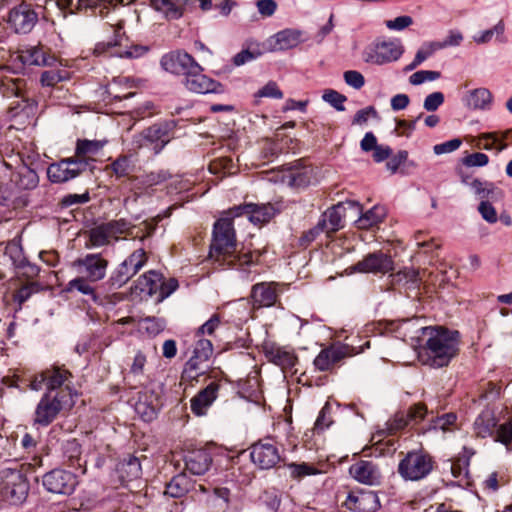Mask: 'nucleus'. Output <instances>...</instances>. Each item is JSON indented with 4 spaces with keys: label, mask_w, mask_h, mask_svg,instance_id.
<instances>
[{
    "label": "nucleus",
    "mask_w": 512,
    "mask_h": 512,
    "mask_svg": "<svg viewBox=\"0 0 512 512\" xmlns=\"http://www.w3.org/2000/svg\"><path fill=\"white\" fill-rule=\"evenodd\" d=\"M263 252L251 250L244 245L238 249L234 222L229 218H218L212 227L208 257L214 265L222 269H236L242 278L248 279L249 269L260 262Z\"/></svg>",
    "instance_id": "f257e3e1"
},
{
    "label": "nucleus",
    "mask_w": 512,
    "mask_h": 512,
    "mask_svg": "<svg viewBox=\"0 0 512 512\" xmlns=\"http://www.w3.org/2000/svg\"><path fill=\"white\" fill-rule=\"evenodd\" d=\"M426 341L422 349L426 355V364L433 368H442L458 356L460 352L461 333L445 326H426L421 328Z\"/></svg>",
    "instance_id": "f03ea898"
},
{
    "label": "nucleus",
    "mask_w": 512,
    "mask_h": 512,
    "mask_svg": "<svg viewBox=\"0 0 512 512\" xmlns=\"http://www.w3.org/2000/svg\"><path fill=\"white\" fill-rule=\"evenodd\" d=\"M27 469L17 462H10L0 470V501L9 505H22L29 494L30 482Z\"/></svg>",
    "instance_id": "7ed1b4c3"
},
{
    "label": "nucleus",
    "mask_w": 512,
    "mask_h": 512,
    "mask_svg": "<svg viewBox=\"0 0 512 512\" xmlns=\"http://www.w3.org/2000/svg\"><path fill=\"white\" fill-rule=\"evenodd\" d=\"M39 184L37 172L22 162L10 174L7 183L0 184V205L15 208L20 192L35 189Z\"/></svg>",
    "instance_id": "20e7f679"
},
{
    "label": "nucleus",
    "mask_w": 512,
    "mask_h": 512,
    "mask_svg": "<svg viewBox=\"0 0 512 512\" xmlns=\"http://www.w3.org/2000/svg\"><path fill=\"white\" fill-rule=\"evenodd\" d=\"M73 405L71 390L46 391L35 407L32 417L33 426L48 427L62 411L70 410Z\"/></svg>",
    "instance_id": "39448f33"
},
{
    "label": "nucleus",
    "mask_w": 512,
    "mask_h": 512,
    "mask_svg": "<svg viewBox=\"0 0 512 512\" xmlns=\"http://www.w3.org/2000/svg\"><path fill=\"white\" fill-rule=\"evenodd\" d=\"M112 27L113 37L108 41L98 42L94 48L95 54L133 59L144 56L150 50L148 46L135 44L129 39L124 31L123 20H119Z\"/></svg>",
    "instance_id": "423d86ee"
},
{
    "label": "nucleus",
    "mask_w": 512,
    "mask_h": 512,
    "mask_svg": "<svg viewBox=\"0 0 512 512\" xmlns=\"http://www.w3.org/2000/svg\"><path fill=\"white\" fill-rule=\"evenodd\" d=\"M178 121L168 119L158 121L145 128L135 137V143L138 148H148L154 154H159L164 147L174 138Z\"/></svg>",
    "instance_id": "0eeeda50"
},
{
    "label": "nucleus",
    "mask_w": 512,
    "mask_h": 512,
    "mask_svg": "<svg viewBox=\"0 0 512 512\" xmlns=\"http://www.w3.org/2000/svg\"><path fill=\"white\" fill-rule=\"evenodd\" d=\"M434 457L423 448L408 451L398 464V473L410 481L426 478L435 468Z\"/></svg>",
    "instance_id": "6e6552de"
},
{
    "label": "nucleus",
    "mask_w": 512,
    "mask_h": 512,
    "mask_svg": "<svg viewBox=\"0 0 512 512\" xmlns=\"http://www.w3.org/2000/svg\"><path fill=\"white\" fill-rule=\"evenodd\" d=\"M148 262V255L143 248L134 250L111 272L105 282L108 290H117L123 287Z\"/></svg>",
    "instance_id": "1a4fd4ad"
},
{
    "label": "nucleus",
    "mask_w": 512,
    "mask_h": 512,
    "mask_svg": "<svg viewBox=\"0 0 512 512\" xmlns=\"http://www.w3.org/2000/svg\"><path fill=\"white\" fill-rule=\"evenodd\" d=\"M211 382L204 388L200 389L190 400V408L194 415L204 416L207 410L212 406L218 397L222 383H231L228 375L220 368L216 372L212 371L207 374L205 380Z\"/></svg>",
    "instance_id": "9d476101"
},
{
    "label": "nucleus",
    "mask_w": 512,
    "mask_h": 512,
    "mask_svg": "<svg viewBox=\"0 0 512 512\" xmlns=\"http://www.w3.org/2000/svg\"><path fill=\"white\" fill-rule=\"evenodd\" d=\"M27 81L24 78H12L3 76L0 78V94L5 98L17 97L21 99L15 106L11 108L14 114L25 112L27 109L32 110L36 105V101L31 99L26 90Z\"/></svg>",
    "instance_id": "9b49d317"
},
{
    "label": "nucleus",
    "mask_w": 512,
    "mask_h": 512,
    "mask_svg": "<svg viewBox=\"0 0 512 512\" xmlns=\"http://www.w3.org/2000/svg\"><path fill=\"white\" fill-rule=\"evenodd\" d=\"M403 52V46L397 41L377 40L364 49L363 60L366 63L383 65L397 61Z\"/></svg>",
    "instance_id": "f8f14e48"
},
{
    "label": "nucleus",
    "mask_w": 512,
    "mask_h": 512,
    "mask_svg": "<svg viewBox=\"0 0 512 512\" xmlns=\"http://www.w3.org/2000/svg\"><path fill=\"white\" fill-rule=\"evenodd\" d=\"M79 481L75 473L55 468L42 476V485L50 493L69 496L74 493Z\"/></svg>",
    "instance_id": "ddd939ff"
},
{
    "label": "nucleus",
    "mask_w": 512,
    "mask_h": 512,
    "mask_svg": "<svg viewBox=\"0 0 512 512\" xmlns=\"http://www.w3.org/2000/svg\"><path fill=\"white\" fill-rule=\"evenodd\" d=\"M39 20V14L33 4L22 1L14 6L8 13L7 23L17 34H28Z\"/></svg>",
    "instance_id": "4468645a"
},
{
    "label": "nucleus",
    "mask_w": 512,
    "mask_h": 512,
    "mask_svg": "<svg viewBox=\"0 0 512 512\" xmlns=\"http://www.w3.org/2000/svg\"><path fill=\"white\" fill-rule=\"evenodd\" d=\"M251 461L260 469L275 467L281 460L279 449L273 437L260 439L250 446Z\"/></svg>",
    "instance_id": "2eb2a0df"
},
{
    "label": "nucleus",
    "mask_w": 512,
    "mask_h": 512,
    "mask_svg": "<svg viewBox=\"0 0 512 512\" xmlns=\"http://www.w3.org/2000/svg\"><path fill=\"white\" fill-rule=\"evenodd\" d=\"M356 348L346 344L330 345L323 348L315 357L313 365L315 370L321 372L333 371L339 367L342 360L357 354Z\"/></svg>",
    "instance_id": "dca6fc26"
},
{
    "label": "nucleus",
    "mask_w": 512,
    "mask_h": 512,
    "mask_svg": "<svg viewBox=\"0 0 512 512\" xmlns=\"http://www.w3.org/2000/svg\"><path fill=\"white\" fill-rule=\"evenodd\" d=\"M85 162L75 160L73 156L62 158L47 167V178L51 183L63 184L85 172Z\"/></svg>",
    "instance_id": "f3484780"
},
{
    "label": "nucleus",
    "mask_w": 512,
    "mask_h": 512,
    "mask_svg": "<svg viewBox=\"0 0 512 512\" xmlns=\"http://www.w3.org/2000/svg\"><path fill=\"white\" fill-rule=\"evenodd\" d=\"M284 284L280 282H259L250 290V303L254 309L269 308L275 306L280 300Z\"/></svg>",
    "instance_id": "a211bd4d"
},
{
    "label": "nucleus",
    "mask_w": 512,
    "mask_h": 512,
    "mask_svg": "<svg viewBox=\"0 0 512 512\" xmlns=\"http://www.w3.org/2000/svg\"><path fill=\"white\" fill-rule=\"evenodd\" d=\"M198 64L195 58L183 49L172 50L164 54L160 59V65L166 72L183 76L184 78L193 69H198Z\"/></svg>",
    "instance_id": "6ab92c4d"
},
{
    "label": "nucleus",
    "mask_w": 512,
    "mask_h": 512,
    "mask_svg": "<svg viewBox=\"0 0 512 512\" xmlns=\"http://www.w3.org/2000/svg\"><path fill=\"white\" fill-rule=\"evenodd\" d=\"M204 68L198 64V69H193L188 76H186L182 83L185 88L197 94H223L226 92V86L221 82L205 75Z\"/></svg>",
    "instance_id": "aec40b11"
},
{
    "label": "nucleus",
    "mask_w": 512,
    "mask_h": 512,
    "mask_svg": "<svg viewBox=\"0 0 512 512\" xmlns=\"http://www.w3.org/2000/svg\"><path fill=\"white\" fill-rule=\"evenodd\" d=\"M351 270L356 273L387 274L394 270V260L391 255L377 250L368 253L362 260L351 266Z\"/></svg>",
    "instance_id": "412c9836"
},
{
    "label": "nucleus",
    "mask_w": 512,
    "mask_h": 512,
    "mask_svg": "<svg viewBox=\"0 0 512 512\" xmlns=\"http://www.w3.org/2000/svg\"><path fill=\"white\" fill-rule=\"evenodd\" d=\"M361 208L362 205L354 200L339 202L328 208L319 218L325 220L326 235L330 236L344 227V218H346L348 210L361 212Z\"/></svg>",
    "instance_id": "4be33fe9"
},
{
    "label": "nucleus",
    "mask_w": 512,
    "mask_h": 512,
    "mask_svg": "<svg viewBox=\"0 0 512 512\" xmlns=\"http://www.w3.org/2000/svg\"><path fill=\"white\" fill-rule=\"evenodd\" d=\"M342 505L351 512H376L381 507L377 492L368 489L349 491Z\"/></svg>",
    "instance_id": "5701e85b"
},
{
    "label": "nucleus",
    "mask_w": 512,
    "mask_h": 512,
    "mask_svg": "<svg viewBox=\"0 0 512 512\" xmlns=\"http://www.w3.org/2000/svg\"><path fill=\"white\" fill-rule=\"evenodd\" d=\"M108 260L102 253H88L77 258L73 265L78 272L85 275L90 282L102 280L106 275Z\"/></svg>",
    "instance_id": "b1692460"
},
{
    "label": "nucleus",
    "mask_w": 512,
    "mask_h": 512,
    "mask_svg": "<svg viewBox=\"0 0 512 512\" xmlns=\"http://www.w3.org/2000/svg\"><path fill=\"white\" fill-rule=\"evenodd\" d=\"M182 460L185 464V471L192 475L202 476L210 470L213 456L210 448L195 447L184 450Z\"/></svg>",
    "instance_id": "393cba45"
},
{
    "label": "nucleus",
    "mask_w": 512,
    "mask_h": 512,
    "mask_svg": "<svg viewBox=\"0 0 512 512\" xmlns=\"http://www.w3.org/2000/svg\"><path fill=\"white\" fill-rule=\"evenodd\" d=\"M160 279H162V273L157 270H149L140 275L130 287L132 299L148 301L154 298L156 300Z\"/></svg>",
    "instance_id": "a878e982"
},
{
    "label": "nucleus",
    "mask_w": 512,
    "mask_h": 512,
    "mask_svg": "<svg viewBox=\"0 0 512 512\" xmlns=\"http://www.w3.org/2000/svg\"><path fill=\"white\" fill-rule=\"evenodd\" d=\"M4 254L9 257L12 266L24 276L33 278L40 273V268L36 264L31 263L25 256L20 240L13 239L8 241Z\"/></svg>",
    "instance_id": "bb28decb"
},
{
    "label": "nucleus",
    "mask_w": 512,
    "mask_h": 512,
    "mask_svg": "<svg viewBox=\"0 0 512 512\" xmlns=\"http://www.w3.org/2000/svg\"><path fill=\"white\" fill-rule=\"evenodd\" d=\"M162 405L163 403L159 394L153 389L144 387L138 392L134 409L143 421L150 422L157 417Z\"/></svg>",
    "instance_id": "cd10ccee"
},
{
    "label": "nucleus",
    "mask_w": 512,
    "mask_h": 512,
    "mask_svg": "<svg viewBox=\"0 0 512 512\" xmlns=\"http://www.w3.org/2000/svg\"><path fill=\"white\" fill-rule=\"evenodd\" d=\"M312 179V169L309 166L303 165L302 160L283 167L281 174V182L293 189L307 188Z\"/></svg>",
    "instance_id": "c85d7f7f"
},
{
    "label": "nucleus",
    "mask_w": 512,
    "mask_h": 512,
    "mask_svg": "<svg viewBox=\"0 0 512 512\" xmlns=\"http://www.w3.org/2000/svg\"><path fill=\"white\" fill-rule=\"evenodd\" d=\"M62 464L80 471L86 472V460L83 457V448L76 438L64 440L60 446Z\"/></svg>",
    "instance_id": "c756f323"
},
{
    "label": "nucleus",
    "mask_w": 512,
    "mask_h": 512,
    "mask_svg": "<svg viewBox=\"0 0 512 512\" xmlns=\"http://www.w3.org/2000/svg\"><path fill=\"white\" fill-rule=\"evenodd\" d=\"M106 143V140L77 139L73 158L86 163L85 171L88 169L92 171L96 162L94 156L103 149Z\"/></svg>",
    "instance_id": "7c9ffc66"
},
{
    "label": "nucleus",
    "mask_w": 512,
    "mask_h": 512,
    "mask_svg": "<svg viewBox=\"0 0 512 512\" xmlns=\"http://www.w3.org/2000/svg\"><path fill=\"white\" fill-rule=\"evenodd\" d=\"M351 476L359 483L366 485L379 484L382 478L377 464L370 460H359L349 468Z\"/></svg>",
    "instance_id": "2f4dec72"
},
{
    "label": "nucleus",
    "mask_w": 512,
    "mask_h": 512,
    "mask_svg": "<svg viewBox=\"0 0 512 512\" xmlns=\"http://www.w3.org/2000/svg\"><path fill=\"white\" fill-rule=\"evenodd\" d=\"M499 417L494 405H486L473 423V430L477 437H492L498 426Z\"/></svg>",
    "instance_id": "473e14b6"
},
{
    "label": "nucleus",
    "mask_w": 512,
    "mask_h": 512,
    "mask_svg": "<svg viewBox=\"0 0 512 512\" xmlns=\"http://www.w3.org/2000/svg\"><path fill=\"white\" fill-rule=\"evenodd\" d=\"M115 473L121 485L139 479L142 475L140 459L133 454L124 455L117 462Z\"/></svg>",
    "instance_id": "72a5a7b5"
},
{
    "label": "nucleus",
    "mask_w": 512,
    "mask_h": 512,
    "mask_svg": "<svg viewBox=\"0 0 512 512\" xmlns=\"http://www.w3.org/2000/svg\"><path fill=\"white\" fill-rule=\"evenodd\" d=\"M113 0H63L71 12H83L87 15H107Z\"/></svg>",
    "instance_id": "f704fd0d"
},
{
    "label": "nucleus",
    "mask_w": 512,
    "mask_h": 512,
    "mask_svg": "<svg viewBox=\"0 0 512 512\" xmlns=\"http://www.w3.org/2000/svg\"><path fill=\"white\" fill-rule=\"evenodd\" d=\"M282 211L279 203H252L250 209L249 222L255 226L268 224Z\"/></svg>",
    "instance_id": "c9c22d12"
},
{
    "label": "nucleus",
    "mask_w": 512,
    "mask_h": 512,
    "mask_svg": "<svg viewBox=\"0 0 512 512\" xmlns=\"http://www.w3.org/2000/svg\"><path fill=\"white\" fill-rule=\"evenodd\" d=\"M151 7L162 13L164 17L171 20L180 19L191 0H149Z\"/></svg>",
    "instance_id": "e433bc0d"
},
{
    "label": "nucleus",
    "mask_w": 512,
    "mask_h": 512,
    "mask_svg": "<svg viewBox=\"0 0 512 512\" xmlns=\"http://www.w3.org/2000/svg\"><path fill=\"white\" fill-rule=\"evenodd\" d=\"M195 481L189 477L185 470L174 475L165 485V494L171 498L179 499L186 496L195 488Z\"/></svg>",
    "instance_id": "4c0bfd02"
},
{
    "label": "nucleus",
    "mask_w": 512,
    "mask_h": 512,
    "mask_svg": "<svg viewBox=\"0 0 512 512\" xmlns=\"http://www.w3.org/2000/svg\"><path fill=\"white\" fill-rule=\"evenodd\" d=\"M431 415V418L426 424L416 429L418 434H426L431 431L436 432L439 430L448 432L452 431L457 425L458 416L455 412L443 413L436 416L431 412Z\"/></svg>",
    "instance_id": "58836bf2"
},
{
    "label": "nucleus",
    "mask_w": 512,
    "mask_h": 512,
    "mask_svg": "<svg viewBox=\"0 0 512 512\" xmlns=\"http://www.w3.org/2000/svg\"><path fill=\"white\" fill-rule=\"evenodd\" d=\"M390 283L398 289L418 290L421 285L419 271L414 268L405 267L398 272L390 273Z\"/></svg>",
    "instance_id": "ea45409f"
},
{
    "label": "nucleus",
    "mask_w": 512,
    "mask_h": 512,
    "mask_svg": "<svg viewBox=\"0 0 512 512\" xmlns=\"http://www.w3.org/2000/svg\"><path fill=\"white\" fill-rule=\"evenodd\" d=\"M19 59L24 65L50 66L55 58L43 46H30L20 51Z\"/></svg>",
    "instance_id": "a19ab883"
},
{
    "label": "nucleus",
    "mask_w": 512,
    "mask_h": 512,
    "mask_svg": "<svg viewBox=\"0 0 512 512\" xmlns=\"http://www.w3.org/2000/svg\"><path fill=\"white\" fill-rule=\"evenodd\" d=\"M265 356L271 363L281 367L284 371L292 370L299 361L293 351L285 350L282 347L265 348Z\"/></svg>",
    "instance_id": "79ce46f5"
},
{
    "label": "nucleus",
    "mask_w": 512,
    "mask_h": 512,
    "mask_svg": "<svg viewBox=\"0 0 512 512\" xmlns=\"http://www.w3.org/2000/svg\"><path fill=\"white\" fill-rule=\"evenodd\" d=\"M47 376L46 391H61L62 385L72 377V373L64 365H52L45 369Z\"/></svg>",
    "instance_id": "37998d69"
},
{
    "label": "nucleus",
    "mask_w": 512,
    "mask_h": 512,
    "mask_svg": "<svg viewBox=\"0 0 512 512\" xmlns=\"http://www.w3.org/2000/svg\"><path fill=\"white\" fill-rule=\"evenodd\" d=\"M493 95L487 88H476L469 92L466 105L474 110H489Z\"/></svg>",
    "instance_id": "c03bdc74"
},
{
    "label": "nucleus",
    "mask_w": 512,
    "mask_h": 512,
    "mask_svg": "<svg viewBox=\"0 0 512 512\" xmlns=\"http://www.w3.org/2000/svg\"><path fill=\"white\" fill-rule=\"evenodd\" d=\"M356 213L361 214L357 220L358 227L366 230L383 222L387 214L385 207L380 205H374L364 213L362 211Z\"/></svg>",
    "instance_id": "a18cd8bd"
},
{
    "label": "nucleus",
    "mask_w": 512,
    "mask_h": 512,
    "mask_svg": "<svg viewBox=\"0 0 512 512\" xmlns=\"http://www.w3.org/2000/svg\"><path fill=\"white\" fill-rule=\"evenodd\" d=\"M204 363H206V361H200L195 359L194 356H191L184 364L181 372V382L189 383L191 385L193 382H198L199 378L206 374Z\"/></svg>",
    "instance_id": "49530a36"
},
{
    "label": "nucleus",
    "mask_w": 512,
    "mask_h": 512,
    "mask_svg": "<svg viewBox=\"0 0 512 512\" xmlns=\"http://www.w3.org/2000/svg\"><path fill=\"white\" fill-rule=\"evenodd\" d=\"M42 290V284L36 281L27 282L16 289L12 294V300L17 304L15 313L21 311L23 304L27 302L34 294L39 293Z\"/></svg>",
    "instance_id": "de8ad7c7"
},
{
    "label": "nucleus",
    "mask_w": 512,
    "mask_h": 512,
    "mask_svg": "<svg viewBox=\"0 0 512 512\" xmlns=\"http://www.w3.org/2000/svg\"><path fill=\"white\" fill-rule=\"evenodd\" d=\"M470 186L474 189L475 194L483 199L482 201L497 200L503 195V191L489 181L483 182L476 178L471 182Z\"/></svg>",
    "instance_id": "09e8293b"
},
{
    "label": "nucleus",
    "mask_w": 512,
    "mask_h": 512,
    "mask_svg": "<svg viewBox=\"0 0 512 512\" xmlns=\"http://www.w3.org/2000/svg\"><path fill=\"white\" fill-rule=\"evenodd\" d=\"M302 37V32L297 29H284L275 35L277 49L288 50L297 46Z\"/></svg>",
    "instance_id": "8fccbe9b"
},
{
    "label": "nucleus",
    "mask_w": 512,
    "mask_h": 512,
    "mask_svg": "<svg viewBox=\"0 0 512 512\" xmlns=\"http://www.w3.org/2000/svg\"><path fill=\"white\" fill-rule=\"evenodd\" d=\"M505 24L503 20H500L494 27L480 32L478 35L473 37V40L477 44H485L492 40L493 36L496 35V40L500 43H506L507 38L504 36Z\"/></svg>",
    "instance_id": "3c124183"
},
{
    "label": "nucleus",
    "mask_w": 512,
    "mask_h": 512,
    "mask_svg": "<svg viewBox=\"0 0 512 512\" xmlns=\"http://www.w3.org/2000/svg\"><path fill=\"white\" fill-rule=\"evenodd\" d=\"M323 233L326 234L325 220L319 219L314 227L302 233L298 239V246L307 249Z\"/></svg>",
    "instance_id": "603ef678"
},
{
    "label": "nucleus",
    "mask_w": 512,
    "mask_h": 512,
    "mask_svg": "<svg viewBox=\"0 0 512 512\" xmlns=\"http://www.w3.org/2000/svg\"><path fill=\"white\" fill-rule=\"evenodd\" d=\"M262 54L263 50L260 48L259 44L250 45L235 54L232 58V63L235 66H241L259 58Z\"/></svg>",
    "instance_id": "864d4df0"
},
{
    "label": "nucleus",
    "mask_w": 512,
    "mask_h": 512,
    "mask_svg": "<svg viewBox=\"0 0 512 512\" xmlns=\"http://www.w3.org/2000/svg\"><path fill=\"white\" fill-rule=\"evenodd\" d=\"M179 287V282L176 278L166 279L162 274V279L158 283V290L156 294L155 303H161L171 294H173Z\"/></svg>",
    "instance_id": "5fc2aeb1"
},
{
    "label": "nucleus",
    "mask_w": 512,
    "mask_h": 512,
    "mask_svg": "<svg viewBox=\"0 0 512 512\" xmlns=\"http://www.w3.org/2000/svg\"><path fill=\"white\" fill-rule=\"evenodd\" d=\"M111 237L106 223L97 225L89 231V242L93 247H100L109 243Z\"/></svg>",
    "instance_id": "6e6d98bb"
},
{
    "label": "nucleus",
    "mask_w": 512,
    "mask_h": 512,
    "mask_svg": "<svg viewBox=\"0 0 512 512\" xmlns=\"http://www.w3.org/2000/svg\"><path fill=\"white\" fill-rule=\"evenodd\" d=\"M492 437L510 450L512 448V417L503 424H498Z\"/></svg>",
    "instance_id": "4d7b16f0"
},
{
    "label": "nucleus",
    "mask_w": 512,
    "mask_h": 512,
    "mask_svg": "<svg viewBox=\"0 0 512 512\" xmlns=\"http://www.w3.org/2000/svg\"><path fill=\"white\" fill-rule=\"evenodd\" d=\"M196 343L192 356L200 361H208L213 354V344L209 339L203 337H195Z\"/></svg>",
    "instance_id": "13d9d810"
},
{
    "label": "nucleus",
    "mask_w": 512,
    "mask_h": 512,
    "mask_svg": "<svg viewBox=\"0 0 512 512\" xmlns=\"http://www.w3.org/2000/svg\"><path fill=\"white\" fill-rule=\"evenodd\" d=\"M222 316L219 313H214L211 317L199 326L195 333V337H204V335L213 336L215 331L222 325Z\"/></svg>",
    "instance_id": "bf43d9fd"
},
{
    "label": "nucleus",
    "mask_w": 512,
    "mask_h": 512,
    "mask_svg": "<svg viewBox=\"0 0 512 512\" xmlns=\"http://www.w3.org/2000/svg\"><path fill=\"white\" fill-rule=\"evenodd\" d=\"M406 413L411 426L419 425L429 415L428 409L423 403L413 404Z\"/></svg>",
    "instance_id": "052dcab7"
},
{
    "label": "nucleus",
    "mask_w": 512,
    "mask_h": 512,
    "mask_svg": "<svg viewBox=\"0 0 512 512\" xmlns=\"http://www.w3.org/2000/svg\"><path fill=\"white\" fill-rule=\"evenodd\" d=\"M322 99L329 103L333 108L337 111H344L345 106L344 102L347 100V97L336 90L327 89L324 91L322 95Z\"/></svg>",
    "instance_id": "680f3d73"
},
{
    "label": "nucleus",
    "mask_w": 512,
    "mask_h": 512,
    "mask_svg": "<svg viewBox=\"0 0 512 512\" xmlns=\"http://www.w3.org/2000/svg\"><path fill=\"white\" fill-rule=\"evenodd\" d=\"M283 96V92L275 81H269L254 94L255 98L282 99Z\"/></svg>",
    "instance_id": "e2e57ef3"
},
{
    "label": "nucleus",
    "mask_w": 512,
    "mask_h": 512,
    "mask_svg": "<svg viewBox=\"0 0 512 512\" xmlns=\"http://www.w3.org/2000/svg\"><path fill=\"white\" fill-rule=\"evenodd\" d=\"M470 455L460 456L451 464V472L454 478L466 477L469 473Z\"/></svg>",
    "instance_id": "0e129e2a"
},
{
    "label": "nucleus",
    "mask_w": 512,
    "mask_h": 512,
    "mask_svg": "<svg viewBox=\"0 0 512 512\" xmlns=\"http://www.w3.org/2000/svg\"><path fill=\"white\" fill-rule=\"evenodd\" d=\"M261 501L268 510L278 512L281 506V495L275 489L265 490L261 496Z\"/></svg>",
    "instance_id": "69168bd1"
},
{
    "label": "nucleus",
    "mask_w": 512,
    "mask_h": 512,
    "mask_svg": "<svg viewBox=\"0 0 512 512\" xmlns=\"http://www.w3.org/2000/svg\"><path fill=\"white\" fill-rule=\"evenodd\" d=\"M115 174L116 178L120 179L128 176L130 169V160L127 156L121 155L114 160L109 167Z\"/></svg>",
    "instance_id": "338daca9"
},
{
    "label": "nucleus",
    "mask_w": 512,
    "mask_h": 512,
    "mask_svg": "<svg viewBox=\"0 0 512 512\" xmlns=\"http://www.w3.org/2000/svg\"><path fill=\"white\" fill-rule=\"evenodd\" d=\"M142 325L147 334L156 336L165 328V321L156 317H146L142 320Z\"/></svg>",
    "instance_id": "774afa93"
}]
</instances>
